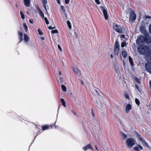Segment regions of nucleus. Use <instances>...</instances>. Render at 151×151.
<instances>
[{
  "label": "nucleus",
  "mask_w": 151,
  "mask_h": 151,
  "mask_svg": "<svg viewBox=\"0 0 151 151\" xmlns=\"http://www.w3.org/2000/svg\"><path fill=\"white\" fill-rule=\"evenodd\" d=\"M151 42V36L148 33L144 35H140L138 37L136 40L137 44L140 45L145 43L149 44Z\"/></svg>",
  "instance_id": "1"
},
{
  "label": "nucleus",
  "mask_w": 151,
  "mask_h": 151,
  "mask_svg": "<svg viewBox=\"0 0 151 151\" xmlns=\"http://www.w3.org/2000/svg\"><path fill=\"white\" fill-rule=\"evenodd\" d=\"M138 52L141 54L150 55L151 52V49L147 46H139L137 47Z\"/></svg>",
  "instance_id": "2"
},
{
  "label": "nucleus",
  "mask_w": 151,
  "mask_h": 151,
  "mask_svg": "<svg viewBox=\"0 0 151 151\" xmlns=\"http://www.w3.org/2000/svg\"><path fill=\"white\" fill-rule=\"evenodd\" d=\"M128 12H130L129 16V21L133 23L136 19V14L133 11H132V9L130 8L128 10L126 11V14H127Z\"/></svg>",
  "instance_id": "3"
},
{
  "label": "nucleus",
  "mask_w": 151,
  "mask_h": 151,
  "mask_svg": "<svg viewBox=\"0 0 151 151\" xmlns=\"http://www.w3.org/2000/svg\"><path fill=\"white\" fill-rule=\"evenodd\" d=\"M114 29L119 33H124L125 32L124 28L114 23L113 24Z\"/></svg>",
  "instance_id": "4"
},
{
  "label": "nucleus",
  "mask_w": 151,
  "mask_h": 151,
  "mask_svg": "<svg viewBox=\"0 0 151 151\" xmlns=\"http://www.w3.org/2000/svg\"><path fill=\"white\" fill-rule=\"evenodd\" d=\"M126 144L129 147H132L135 143V140L131 138L127 139L126 141Z\"/></svg>",
  "instance_id": "5"
},
{
  "label": "nucleus",
  "mask_w": 151,
  "mask_h": 151,
  "mask_svg": "<svg viewBox=\"0 0 151 151\" xmlns=\"http://www.w3.org/2000/svg\"><path fill=\"white\" fill-rule=\"evenodd\" d=\"M137 137L139 138V140L142 142L143 145L144 146L147 147L148 146L147 143L145 141V140L142 138L141 135H140L139 134H137Z\"/></svg>",
  "instance_id": "6"
},
{
  "label": "nucleus",
  "mask_w": 151,
  "mask_h": 151,
  "mask_svg": "<svg viewBox=\"0 0 151 151\" xmlns=\"http://www.w3.org/2000/svg\"><path fill=\"white\" fill-rule=\"evenodd\" d=\"M100 8L103 12L104 15L105 19L106 20H107L108 18V16L107 11L105 9L104 7L103 6H101Z\"/></svg>",
  "instance_id": "7"
},
{
  "label": "nucleus",
  "mask_w": 151,
  "mask_h": 151,
  "mask_svg": "<svg viewBox=\"0 0 151 151\" xmlns=\"http://www.w3.org/2000/svg\"><path fill=\"white\" fill-rule=\"evenodd\" d=\"M93 100L94 102L96 104V105L97 106H98L99 107L101 106V108H102V106L101 101H98L96 100V97H94V98H93Z\"/></svg>",
  "instance_id": "8"
},
{
  "label": "nucleus",
  "mask_w": 151,
  "mask_h": 151,
  "mask_svg": "<svg viewBox=\"0 0 151 151\" xmlns=\"http://www.w3.org/2000/svg\"><path fill=\"white\" fill-rule=\"evenodd\" d=\"M139 29L141 32L144 34V35L147 33L143 25H141Z\"/></svg>",
  "instance_id": "9"
},
{
  "label": "nucleus",
  "mask_w": 151,
  "mask_h": 151,
  "mask_svg": "<svg viewBox=\"0 0 151 151\" xmlns=\"http://www.w3.org/2000/svg\"><path fill=\"white\" fill-rule=\"evenodd\" d=\"M145 68L147 72L151 74V65L147 64L145 65Z\"/></svg>",
  "instance_id": "10"
},
{
  "label": "nucleus",
  "mask_w": 151,
  "mask_h": 151,
  "mask_svg": "<svg viewBox=\"0 0 151 151\" xmlns=\"http://www.w3.org/2000/svg\"><path fill=\"white\" fill-rule=\"evenodd\" d=\"M132 109V106L130 104H128L126 106L125 110L127 113H128L129 110Z\"/></svg>",
  "instance_id": "11"
},
{
  "label": "nucleus",
  "mask_w": 151,
  "mask_h": 151,
  "mask_svg": "<svg viewBox=\"0 0 151 151\" xmlns=\"http://www.w3.org/2000/svg\"><path fill=\"white\" fill-rule=\"evenodd\" d=\"M114 49H119V42L117 40H116L114 46Z\"/></svg>",
  "instance_id": "12"
},
{
  "label": "nucleus",
  "mask_w": 151,
  "mask_h": 151,
  "mask_svg": "<svg viewBox=\"0 0 151 151\" xmlns=\"http://www.w3.org/2000/svg\"><path fill=\"white\" fill-rule=\"evenodd\" d=\"M30 0H24V3L25 5L27 7L30 6Z\"/></svg>",
  "instance_id": "13"
},
{
  "label": "nucleus",
  "mask_w": 151,
  "mask_h": 151,
  "mask_svg": "<svg viewBox=\"0 0 151 151\" xmlns=\"http://www.w3.org/2000/svg\"><path fill=\"white\" fill-rule=\"evenodd\" d=\"M139 148L141 150H142L143 149L142 147L139 145L138 146L134 147V149L136 151H139Z\"/></svg>",
  "instance_id": "14"
},
{
  "label": "nucleus",
  "mask_w": 151,
  "mask_h": 151,
  "mask_svg": "<svg viewBox=\"0 0 151 151\" xmlns=\"http://www.w3.org/2000/svg\"><path fill=\"white\" fill-rule=\"evenodd\" d=\"M122 55L124 58H126L127 56V53L125 50H123L122 52Z\"/></svg>",
  "instance_id": "15"
},
{
  "label": "nucleus",
  "mask_w": 151,
  "mask_h": 151,
  "mask_svg": "<svg viewBox=\"0 0 151 151\" xmlns=\"http://www.w3.org/2000/svg\"><path fill=\"white\" fill-rule=\"evenodd\" d=\"M38 10H39V14L40 16L43 18H44L45 17H44V13L42 12L41 10L39 8Z\"/></svg>",
  "instance_id": "16"
},
{
  "label": "nucleus",
  "mask_w": 151,
  "mask_h": 151,
  "mask_svg": "<svg viewBox=\"0 0 151 151\" xmlns=\"http://www.w3.org/2000/svg\"><path fill=\"white\" fill-rule=\"evenodd\" d=\"M24 40L26 42H27L29 40V38L28 35L26 34H24Z\"/></svg>",
  "instance_id": "17"
},
{
  "label": "nucleus",
  "mask_w": 151,
  "mask_h": 151,
  "mask_svg": "<svg viewBox=\"0 0 151 151\" xmlns=\"http://www.w3.org/2000/svg\"><path fill=\"white\" fill-rule=\"evenodd\" d=\"M129 60L130 64L132 65L133 66L134 65V63L132 59L131 58L130 56L129 57Z\"/></svg>",
  "instance_id": "18"
},
{
  "label": "nucleus",
  "mask_w": 151,
  "mask_h": 151,
  "mask_svg": "<svg viewBox=\"0 0 151 151\" xmlns=\"http://www.w3.org/2000/svg\"><path fill=\"white\" fill-rule=\"evenodd\" d=\"M73 71L77 75L78 72H79L78 70L76 68H73Z\"/></svg>",
  "instance_id": "19"
},
{
  "label": "nucleus",
  "mask_w": 151,
  "mask_h": 151,
  "mask_svg": "<svg viewBox=\"0 0 151 151\" xmlns=\"http://www.w3.org/2000/svg\"><path fill=\"white\" fill-rule=\"evenodd\" d=\"M121 134L123 137V139H125L127 138V136L123 132H121Z\"/></svg>",
  "instance_id": "20"
},
{
  "label": "nucleus",
  "mask_w": 151,
  "mask_h": 151,
  "mask_svg": "<svg viewBox=\"0 0 151 151\" xmlns=\"http://www.w3.org/2000/svg\"><path fill=\"white\" fill-rule=\"evenodd\" d=\"M119 49H114V53L115 55H117L119 53Z\"/></svg>",
  "instance_id": "21"
},
{
  "label": "nucleus",
  "mask_w": 151,
  "mask_h": 151,
  "mask_svg": "<svg viewBox=\"0 0 151 151\" xmlns=\"http://www.w3.org/2000/svg\"><path fill=\"white\" fill-rule=\"evenodd\" d=\"M61 101L62 102L63 106L64 107H66L65 103V102L64 99H61Z\"/></svg>",
  "instance_id": "22"
},
{
  "label": "nucleus",
  "mask_w": 151,
  "mask_h": 151,
  "mask_svg": "<svg viewBox=\"0 0 151 151\" xmlns=\"http://www.w3.org/2000/svg\"><path fill=\"white\" fill-rule=\"evenodd\" d=\"M62 89V90L64 91L65 92L66 91V87L64 85H62L61 86Z\"/></svg>",
  "instance_id": "23"
},
{
  "label": "nucleus",
  "mask_w": 151,
  "mask_h": 151,
  "mask_svg": "<svg viewBox=\"0 0 151 151\" xmlns=\"http://www.w3.org/2000/svg\"><path fill=\"white\" fill-rule=\"evenodd\" d=\"M48 128V126L45 125L42 127V129L43 130H45L47 129Z\"/></svg>",
  "instance_id": "24"
},
{
  "label": "nucleus",
  "mask_w": 151,
  "mask_h": 151,
  "mask_svg": "<svg viewBox=\"0 0 151 151\" xmlns=\"http://www.w3.org/2000/svg\"><path fill=\"white\" fill-rule=\"evenodd\" d=\"M67 24L69 28L71 29V25L70 22L68 20L67 21Z\"/></svg>",
  "instance_id": "25"
},
{
  "label": "nucleus",
  "mask_w": 151,
  "mask_h": 151,
  "mask_svg": "<svg viewBox=\"0 0 151 151\" xmlns=\"http://www.w3.org/2000/svg\"><path fill=\"white\" fill-rule=\"evenodd\" d=\"M20 14L21 15V17L22 19H25V16L24 13L22 11L20 12Z\"/></svg>",
  "instance_id": "26"
},
{
  "label": "nucleus",
  "mask_w": 151,
  "mask_h": 151,
  "mask_svg": "<svg viewBox=\"0 0 151 151\" xmlns=\"http://www.w3.org/2000/svg\"><path fill=\"white\" fill-rule=\"evenodd\" d=\"M60 7L62 10L63 11V13L65 14V10L64 6H61Z\"/></svg>",
  "instance_id": "27"
},
{
  "label": "nucleus",
  "mask_w": 151,
  "mask_h": 151,
  "mask_svg": "<svg viewBox=\"0 0 151 151\" xmlns=\"http://www.w3.org/2000/svg\"><path fill=\"white\" fill-rule=\"evenodd\" d=\"M135 101L136 104L138 105H139L140 104V102L139 100L137 98H136L135 99Z\"/></svg>",
  "instance_id": "28"
},
{
  "label": "nucleus",
  "mask_w": 151,
  "mask_h": 151,
  "mask_svg": "<svg viewBox=\"0 0 151 151\" xmlns=\"http://www.w3.org/2000/svg\"><path fill=\"white\" fill-rule=\"evenodd\" d=\"M134 79L139 84H140V81H139V78H137V77H135L134 78Z\"/></svg>",
  "instance_id": "29"
},
{
  "label": "nucleus",
  "mask_w": 151,
  "mask_h": 151,
  "mask_svg": "<svg viewBox=\"0 0 151 151\" xmlns=\"http://www.w3.org/2000/svg\"><path fill=\"white\" fill-rule=\"evenodd\" d=\"M43 19H44L46 24H49V22L48 21V20H47V18L46 17H45Z\"/></svg>",
  "instance_id": "30"
},
{
  "label": "nucleus",
  "mask_w": 151,
  "mask_h": 151,
  "mask_svg": "<svg viewBox=\"0 0 151 151\" xmlns=\"http://www.w3.org/2000/svg\"><path fill=\"white\" fill-rule=\"evenodd\" d=\"M58 31L57 29H55L54 30H52L51 31V33L52 34H54L55 33H58Z\"/></svg>",
  "instance_id": "31"
},
{
  "label": "nucleus",
  "mask_w": 151,
  "mask_h": 151,
  "mask_svg": "<svg viewBox=\"0 0 151 151\" xmlns=\"http://www.w3.org/2000/svg\"><path fill=\"white\" fill-rule=\"evenodd\" d=\"M23 27L25 29V30L27 31L28 28L27 27L26 25V23H24L23 24Z\"/></svg>",
  "instance_id": "32"
},
{
  "label": "nucleus",
  "mask_w": 151,
  "mask_h": 151,
  "mask_svg": "<svg viewBox=\"0 0 151 151\" xmlns=\"http://www.w3.org/2000/svg\"><path fill=\"white\" fill-rule=\"evenodd\" d=\"M125 45H126V42H122L121 46L122 47H123L125 46Z\"/></svg>",
  "instance_id": "33"
},
{
  "label": "nucleus",
  "mask_w": 151,
  "mask_h": 151,
  "mask_svg": "<svg viewBox=\"0 0 151 151\" xmlns=\"http://www.w3.org/2000/svg\"><path fill=\"white\" fill-rule=\"evenodd\" d=\"M18 34L19 37H22L23 36L22 33L20 31L18 32Z\"/></svg>",
  "instance_id": "34"
},
{
  "label": "nucleus",
  "mask_w": 151,
  "mask_h": 151,
  "mask_svg": "<svg viewBox=\"0 0 151 151\" xmlns=\"http://www.w3.org/2000/svg\"><path fill=\"white\" fill-rule=\"evenodd\" d=\"M38 32L39 34V35H43V32L40 30V29H39L38 30Z\"/></svg>",
  "instance_id": "35"
},
{
  "label": "nucleus",
  "mask_w": 151,
  "mask_h": 151,
  "mask_svg": "<svg viewBox=\"0 0 151 151\" xmlns=\"http://www.w3.org/2000/svg\"><path fill=\"white\" fill-rule=\"evenodd\" d=\"M86 146H87V148H90L92 150H93V149L91 145H90V144H89L88 145H87Z\"/></svg>",
  "instance_id": "36"
},
{
  "label": "nucleus",
  "mask_w": 151,
  "mask_h": 151,
  "mask_svg": "<svg viewBox=\"0 0 151 151\" xmlns=\"http://www.w3.org/2000/svg\"><path fill=\"white\" fill-rule=\"evenodd\" d=\"M45 4H43V7L45 8V10L46 11L47 13H48V12L47 11V8H46V6Z\"/></svg>",
  "instance_id": "37"
},
{
  "label": "nucleus",
  "mask_w": 151,
  "mask_h": 151,
  "mask_svg": "<svg viewBox=\"0 0 151 151\" xmlns=\"http://www.w3.org/2000/svg\"><path fill=\"white\" fill-rule=\"evenodd\" d=\"M42 2L43 4H46L47 2L46 0H42Z\"/></svg>",
  "instance_id": "38"
},
{
  "label": "nucleus",
  "mask_w": 151,
  "mask_h": 151,
  "mask_svg": "<svg viewBox=\"0 0 151 151\" xmlns=\"http://www.w3.org/2000/svg\"><path fill=\"white\" fill-rule=\"evenodd\" d=\"M149 30L150 33L151 34V24L149 26Z\"/></svg>",
  "instance_id": "39"
},
{
  "label": "nucleus",
  "mask_w": 151,
  "mask_h": 151,
  "mask_svg": "<svg viewBox=\"0 0 151 151\" xmlns=\"http://www.w3.org/2000/svg\"><path fill=\"white\" fill-rule=\"evenodd\" d=\"M74 35H75L76 37V38H78V35L77 33L75 32H74Z\"/></svg>",
  "instance_id": "40"
},
{
  "label": "nucleus",
  "mask_w": 151,
  "mask_h": 151,
  "mask_svg": "<svg viewBox=\"0 0 151 151\" xmlns=\"http://www.w3.org/2000/svg\"><path fill=\"white\" fill-rule=\"evenodd\" d=\"M65 3L66 4H68L69 3V1H70V0H65Z\"/></svg>",
  "instance_id": "41"
},
{
  "label": "nucleus",
  "mask_w": 151,
  "mask_h": 151,
  "mask_svg": "<svg viewBox=\"0 0 151 151\" xmlns=\"http://www.w3.org/2000/svg\"><path fill=\"white\" fill-rule=\"evenodd\" d=\"M95 1L98 4H100V2L99 0H95Z\"/></svg>",
  "instance_id": "42"
},
{
  "label": "nucleus",
  "mask_w": 151,
  "mask_h": 151,
  "mask_svg": "<svg viewBox=\"0 0 151 151\" xmlns=\"http://www.w3.org/2000/svg\"><path fill=\"white\" fill-rule=\"evenodd\" d=\"M29 22L31 24H33L34 22L33 20L32 19H30L29 20Z\"/></svg>",
  "instance_id": "43"
},
{
  "label": "nucleus",
  "mask_w": 151,
  "mask_h": 151,
  "mask_svg": "<svg viewBox=\"0 0 151 151\" xmlns=\"http://www.w3.org/2000/svg\"><path fill=\"white\" fill-rule=\"evenodd\" d=\"M59 79L60 81V82H63V78H61V77H60L59 78Z\"/></svg>",
  "instance_id": "44"
},
{
  "label": "nucleus",
  "mask_w": 151,
  "mask_h": 151,
  "mask_svg": "<svg viewBox=\"0 0 151 151\" xmlns=\"http://www.w3.org/2000/svg\"><path fill=\"white\" fill-rule=\"evenodd\" d=\"M58 48L61 51H62V49L61 47L59 45H58Z\"/></svg>",
  "instance_id": "45"
},
{
  "label": "nucleus",
  "mask_w": 151,
  "mask_h": 151,
  "mask_svg": "<svg viewBox=\"0 0 151 151\" xmlns=\"http://www.w3.org/2000/svg\"><path fill=\"white\" fill-rule=\"evenodd\" d=\"M88 148H87V147L86 146H85L83 147V149L85 151H86Z\"/></svg>",
  "instance_id": "46"
},
{
  "label": "nucleus",
  "mask_w": 151,
  "mask_h": 151,
  "mask_svg": "<svg viewBox=\"0 0 151 151\" xmlns=\"http://www.w3.org/2000/svg\"><path fill=\"white\" fill-rule=\"evenodd\" d=\"M135 86L136 88L137 89H139V86L138 85L135 84Z\"/></svg>",
  "instance_id": "47"
},
{
  "label": "nucleus",
  "mask_w": 151,
  "mask_h": 151,
  "mask_svg": "<svg viewBox=\"0 0 151 151\" xmlns=\"http://www.w3.org/2000/svg\"><path fill=\"white\" fill-rule=\"evenodd\" d=\"M91 112H92V115L93 116V117H94L95 116V114L93 111V110H92V109L91 110Z\"/></svg>",
  "instance_id": "48"
},
{
  "label": "nucleus",
  "mask_w": 151,
  "mask_h": 151,
  "mask_svg": "<svg viewBox=\"0 0 151 151\" xmlns=\"http://www.w3.org/2000/svg\"><path fill=\"white\" fill-rule=\"evenodd\" d=\"M125 97L127 99H128L129 98V96L128 95H126L125 96Z\"/></svg>",
  "instance_id": "49"
},
{
  "label": "nucleus",
  "mask_w": 151,
  "mask_h": 151,
  "mask_svg": "<svg viewBox=\"0 0 151 151\" xmlns=\"http://www.w3.org/2000/svg\"><path fill=\"white\" fill-rule=\"evenodd\" d=\"M19 38L20 40V42L23 40V37H19Z\"/></svg>",
  "instance_id": "50"
},
{
  "label": "nucleus",
  "mask_w": 151,
  "mask_h": 151,
  "mask_svg": "<svg viewBox=\"0 0 151 151\" xmlns=\"http://www.w3.org/2000/svg\"><path fill=\"white\" fill-rule=\"evenodd\" d=\"M56 1H57L58 3V4H60V0H56Z\"/></svg>",
  "instance_id": "51"
},
{
  "label": "nucleus",
  "mask_w": 151,
  "mask_h": 151,
  "mask_svg": "<svg viewBox=\"0 0 151 151\" xmlns=\"http://www.w3.org/2000/svg\"><path fill=\"white\" fill-rule=\"evenodd\" d=\"M149 62L151 64V56H150V58L148 60Z\"/></svg>",
  "instance_id": "52"
},
{
  "label": "nucleus",
  "mask_w": 151,
  "mask_h": 151,
  "mask_svg": "<svg viewBox=\"0 0 151 151\" xmlns=\"http://www.w3.org/2000/svg\"><path fill=\"white\" fill-rule=\"evenodd\" d=\"M95 91L96 92V93L98 94V95H99V91H98L97 90H95Z\"/></svg>",
  "instance_id": "53"
},
{
  "label": "nucleus",
  "mask_w": 151,
  "mask_h": 151,
  "mask_svg": "<svg viewBox=\"0 0 151 151\" xmlns=\"http://www.w3.org/2000/svg\"><path fill=\"white\" fill-rule=\"evenodd\" d=\"M121 36H122V38H124L125 37V35H122Z\"/></svg>",
  "instance_id": "54"
},
{
  "label": "nucleus",
  "mask_w": 151,
  "mask_h": 151,
  "mask_svg": "<svg viewBox=\"0 0 151 151\" xmlns=\"http://www.w3.org/2000/svg\"><path fill=\"white\" fill-rule=\"evenodd\" d=\"M48 27L50 29H52V27L51 26H49Z\"/></svg>",
  "instance_id": "55"
},
{
  "label": "nucleus",
  "mask_w": 151,
  "mask_h": 151,
  "mask_svg": "<svg viewBox=\"0 0 151 151\" xmlns=\"http://www.w3.org/2000/svg\"><path fill=\"white\" fill-rule=\"evenodd\" d=\"M72 112L74 114H75V115H76V113L75 112H74V111H72Z\"/></svg>",
  "instance_id": "56"
},
{
  "label": "nucleus",
  "mask_w": 151,
  "mask_h": 151,
  "mask_svg": "<svg viewBox=\"0 0 151 151\" xmlns=\"http://www.w3.org/2000/svg\"><path fill=\"white\" fill-rule=\"evenodd\" d=\"M150 89H151V81H150Z\"/></svg>",
  "instance_id": "57"
},
{
  "label": "nucleus",
  "mask_w": 151,
  "mask_h": 151,
  "mask_svg": "<svg viewBox=\"0 0 151 151\" xmlns=\"http://www.w3.org/2000/svg\"><path fill=\"white\" fill-rule=\"evenodd\" d=\"M59 74L60 75H61V71H60L59 72Z\"/></svg>",
  "instance_id": "58"
},
{
  "label": "nucleus",
  "mask_w": 151,
  "mask_h": 151,
  "mask_svg": "<svg viewBox=\"0 0 151 151\" xmlns=\"http://www.w3.org/2000/svg\"><path fill=\"white\" fill-rule=\"evenodd\" d=\"M81 84H82V85H83L84 84V83H83V82L82 81H81Z\"/></svg>",
  "instance_id": "59"
},
{
  "label": "nucleus",
  "mask_w": 151,
  "mask_h": 151,
  "mask_svg": "<svg viewBox=\"0 0 151 151\" xmlns=\"http://www.w3.org/2000/svg\"><path fill=\"white\" fill-rule=\"evenodd\" d=\"M41 39L42 40H44L45 39H44V37H42V38H41Z\"/></svg>",
  "instance_id": "60"
},
{
  "label": "nucleus",
  "mask_w": 151,
  "mask_h": 151,
  "mask_svg": "<svg viewBox=\"0 0 151 151\" xmlns=\"http://www.w3.org/2000/svg\"><path fill=\"white\" fill-rule=\"evenodd\" d=\"M110 57L111 58H113V56L112 55H110Z\"/></svg>",
  "instance_id": "61"
},
{
  "label": "nucleus",
  "mask_w": 151,
  "mask_h": 151,
  "mask_svg": "<svg viewBox=\"0 0 151 151\" xmlns=\"http://www.w3.org/2000/svg\"><path fill=\"white\" fill-rule=\"evenodd\" d=\"M95 147H96V149L98 150V148L97 147L96 145H95Z\"/></svg>",
  "instance_id": "62"
},
{
  "label": "nucleus",
  "mask_w": 151,
  "mask_h": 151,
  "mask_svg": "<svg viewBox=\"0 0 151 151\" xmlns=\"http://www.w3.org/2000/svg\"><path fill=\"white\" fill-rule=\"evenodd\" d=\"M96 122H98V123L99 124V123L98 122V121L97 120H96Z\"/></svg>",
  "instance_id": "63"
},
{
  "label": "nucleus",
  "mask_w": 151,
  "mask_h": 151,
  "mask_svg": "<svg viewBox=\"0 0 151 151\" xmlns=\"http://www.w3.org/2000/svg\"><path fill=\"white\" fill-rule=\"evenodd\" d=\"M55 28V27H52V29H54Z\"/></svg>",
  "instance_id": "64"
}]
</instances>
